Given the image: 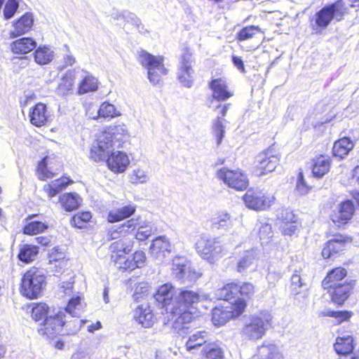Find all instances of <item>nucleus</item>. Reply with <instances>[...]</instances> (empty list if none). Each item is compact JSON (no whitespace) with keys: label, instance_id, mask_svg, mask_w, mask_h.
<instances>
[{"label":"nucleus","instance_id":"obj_1","mask_svg":"<svg viewBox=\"0 0 359 359\" xmlns=\"http://www.w3.org/2000/svg\"><path fill=\"white\" fill-rule=\"evenodd\" d=\"M129 137L123 123H114L103 128L90 149L89 157L95 162L102 161L108 151L114 147H121Z\"/></svg>","mask_w":359,"mask_h":359},{"label":"nucleus","instance_id":"obj_2","mask_svg":"<svg viewBox=\"0 0 359 359\" xmlns=\"http://www.w3.org/2000/svg\"><path fill=\"white\" fill-rule=\"evenodd\" d=\"M136 228V220L131 218L107 231V240L112 241L109 246L110 261L119 255L131 254L135 245L133 232Z\"/></svg>","mask_w":359,"mask_h":359},{"label":"nucleus","instance_id":"obj_3","mask_svg":"<svg viewBox=\"0 0 359 359\" xmlns=\"http://www.w3.org/2000/svg\"><path fill=\"white\" fill-rule=\"evenodd\" d=\"M65 317V313L62 311L46 317L38 330L39 334L49 341H53L59 336L76 334L80 330L79 320H66Z\"/></svg>","mask_w":359,"mask_h":359},{"label":"nucleus","instance_id":"obj_4","mask_svg":"<svg viewBox=\"0 0 359 359\" xmlns=\"http://www.w3.org/2000/svg\"><path fill=\"white\" fill-rule=\"evenodd\" d=\"M173 291L172 285L165 284L158 287V303H161L162 309L167 313H170L173 317L177 316L172 323V328L180 334L185 333L184 330L188 329L187 325L190 323L194 316L191 311H180L176 309L172 302Z\"/></svg>","mask_w":359,"mask_h":359},{"label":"nucleus","instance_id":"obj_5","mask_svg":"<svg viewBox=\"0 0 359 359\" xmlns=\"http://www.w3.org/2000/svg\"><path fill=\"white\" fill-rule=\"evenodd\" d=\"M46 284L43 273L39 268L32 266L22 275L19 292L29 300L36 299L41 296Z\"/></svg>","mask_w":359,"mask_h":359},{"label":"nucleus","instance_id":"obj_6","mask_svg":"<svg viewBox=\"0 0 359 359\" xmlns=\"http://www.w3.org/2000/svg\"><path fill=\"white\" fill-rule=\"evenodd\" d=\"M271 320L272 316L268 312H261L250 316L246 320L242 328V337L252 341L262 339L268 330Z\"/></svg>","mask_w":359,"mask_h":359},{"label":"nucleus","instance_id":"obj_7","mask_svg":"<svg viewBox=\"0 0 359 359\" xmlns=\"http://www.w3.org/2000/svg\"><path fill=\"white\" fill-rule=\"evenodd\" d=\"M171 270L175 278L183 284H193L201 276V273L194 269L190 262L183 256L172 259Z\"/></svg>","mask_w":359,"mask_h":359},{"label":"nucleus","instance_id":"obj_8","mask_svg":"<svg viewBox=\"0 0 359 359\" xmlns=\"http://www.w3.org/2000/svg\"><path fill=\"white\" fill-rule=\"evenodd\" d=\"M198 253L210 262H214L222 257L225 250L223 245L217 238L206 236L201 237L196 243Z\"/></svg>","mask_w":359,"mask_h":359},{"label":"nucleus","instance_id":"obj_9","mask_svg":"<svg viewBox=\"0 0 359 359\" xmlns=\"http://www.w3.org/2000/svg\"><path fill=\"white\" fill-rule=\"evenodd\" d=\"M346 11L344 2L342 0L337 1L323 7L316 13V23L318 27L325 28L334 18L337 21L341 20Z\"/></svg>","mask_w":359,"mask_h":359},{"label":"nucleus","instance_id":"obj_10","mask_svg":"<svg viewBox=\"0 0 359 359\" xmlns=\"http://www.w3.org/2000/svg\"><path fill=\"white\" fill-rule=\"evenodd\" d=\"M246 304L244 300L236 301L231 305L215 307L212 309V320L215 325H224L229 320L239 316L245 310Z\"/></svg>","mask_w":359,"mask_h":359},{"label":"nucleus","instance_id":"obj_11","mask_svg":"<svg viewBox=\"0 0 359 359\" xmlns=\"http://www.w3.org/2000/svg\"><path fill=\"white\" fill-rule=\"evenodd\" d=\"M145 253L136 250L131 255H123L116 257L110 262L122 273H130L136 269L142 268L146 263Z\"/></svg>","mask_w":359,"mask_h":359},{"label":"nucleus","instance_id":"obj_12","mask_svg":"<svg viewBox=\"0 0 359 359\" xmlns=\"http://www.w3.org/2000/svg\"><path fill=\"white\" fill-rule=\"evenodd\" d=\"M217 177L229 187L236 190L245 189L248 184L247 176L241 170L223 168L217 172Z\"/></svg>","mask_w":359,"mask_h":359},{"label":"nucleus","instance_id":"obj_13","mask_svg":"<svg viewBox=\"0 0 359 359\" xmlns=\"http://www.w3.org/2000/svg\"><path fill=\"white\" fill-rule=\"evenodd\" d=\"M194 63L192 53L189 49H185L180 60L177 78L179 81L187 88H190L193 83Z\"/></svg>","mask_w":359,"mask_h":359},{"label":"nucleus","instance_id":"obj_14","mask_svg":"<svg viewBox=\"0 0 359 359\" xmlns=\"http://www.w3.org/2000/svg\"><path fill=\"white\" fill-rule=\"evenodd\" d=\"M102 161H105L107 168L114 174H121L128 168L130 161L126 152L112 151Z\"/></svg>","mask_w":359,"mask_h":359},{"label":"nucleus","instance_id":"obj_15","mask_svg":"<svg viewBox=\"0 0 359 359\" xmlns=\"http://www.w3.org/2000/svg\"><path fill=\"white\" fill-rule=\"evenodd\" d=\"M245 205L252 210H261L271 206L273 196H266L261 191L249 189L243 197Z\"/></svg>","mask_w":359,"mask_h":359},{"label":"nucleus","instance_id":"obj_16","mask_svg":"<svg viewBox=\"0 0 359 359\" xmlns=\"http://www.w3.org/2000/svg\"><path fill=\"white\" fill-rule=\"evenodd\" d=\"M28 117L30 123L36 128L46 126L50 122V114L48 107L41 102H37L29 109Z\"/></svg>","mask_w":359,"mask_h":359},{"label":"nucleus","instance_id":"obj_17","mask_svg":"<svg viewBox=\"0 0 359 359\" xmlns=\"http://www.w3.org/2000/svg\"><path fill=\"white\" fill-rule=\"evenodd\" d=\"M48 264L52 272L62 273L68 268L69 258L58 247L53 248L48 255Z\"/></svg>","mask_w":359,"mask_h":359},{"label":"nucleus","instance_id":"obj_18","mask_svg":"<svg viewBox=\"0 0 359 359\" xmlns=\"http://www.w3.org/2000/svg\"><path fill=\"white\" fill-rule=\"evenodd\" d=\"M172 289L174 294L175 290L172 286ZM199 299L200 296L197 292L191 290H182L175 299L174 295L172 296L171 304L173 303L176 309L180 311H190L192 306L197 303Z\"/></svg>","mask_w":359,"mask_h":359},{"label":"nucleus","instance_id":"obj_19","mask_svg":"<svg viewBox=\"0 0 359 359\" xmlns=\"http://www.w3.org/2000/svg\"><path fill=\"white\" fill-rule=\"evenodd\" d=\"M257 168L261 170L259 175L273 171L279 162V157L272 150H267L257 156Z\"/></svg>","mask_w":359,"mask_h":359},{"label":"nucleus","instance_id":"obj_20","mask_svg":"<svg viewBox=\"0 0 359 359\" xmlns=\"http://www.w3.org/2000/svg\"><path fill=\"white\" fill-rule=\"evenodd\" d=\"M175 247L165 236H158V262L161 264H170L175 256Z\"/></svg>","mask_w":359,"mask_h":359},{"label":"nucleus","instance_id":"obj_21","mask_svg":"<svg viewBox=\"0 0 359 359\" xmlns=\"http://www.w3.org/2000/svg\"><path fill=\"white\" fill-rule=\"evenodd\" d=\"M211 341L210 334L205 330L196 331L189 336L185 343L187 351L192 353L198 351L201 347L206 346Z\"/></svg>","mask_w":359,"mask_h":359},{"label":"nucleus","instance_id":"obj_22","mask_svg":"<svg viewBox=\"0 0 359 359\" xmlns=\"http://www.w3.org/2000/svg\"><path fill=\"white\" fill-rule=\"evenodd\" d=\"M346 242V240L342 235H337L330 239L325 243L322 250L323 257L325 259L335 257L345 250Z\"/></svg>","mask_w":359,"mask_h":359},{"label":"nucleus","instance_id":"obj_23","mask_svg":"<svg viewBox=\"0 0 359 359\" xmlns=\"http://www.w3.org/2000/svg\"><path fill=\"white\" fill-rule=\"evenodd\" d=\"M354 212V205L352 201H346L341 203L337 210H334L331 216L334 224L340 225L346 223L352 217Z\"/></svg>","mask_w":359,"mask_h":359},{"label":"nucleus","instance_id":"obj_24","mask_svg":"<svg viewBox=\"0 0 359 359\" xmlns=\"http://www.w3.org/2000/svg\"><path fill=\"white\" fill-rule=\"evenodd\" d=\"M36 47V42L31 37H22L13 41L10 45L11 52L15 55H25Z\"/></svg>","mask_w":359,"mask_h":359},{"label":"nucleus","instance_id":"obj_25","mask_svg":"<svg viewBox=\"0 0 359 359\" xmlns=\"http://www.w3.org/2000/svg\"><path fill=\"white\" fill-rule=\"evenodd\" d=\"M50 156H45L38 163L35 169L36 175L41 181H47L53 178L57 173V170H53L48 167L51 160H55Z\"/></svg>","mask_w":359,"mask_h":359},{"label":"nucleus","instance_id":"obj_26","mask_svg":"<svg viewBox=\"0 0 359 359\" xmlns=\"http://www.w3.org/2000/svg\"><path fill=\"white\" fill-rule=\"evenodd\" d=\"M230 104H226L223 106L219 105L217 109L219 110L217 118L214 121L212 126V130L215 136L217 138V144H219L224 136L225 130L224 121L225 119L224 117L226 116L227 111L229 110Z\"/></svg>","mask_w":359,"mask_h":359},{"label":"nucleus","instance_id":"obj_27","mask_svg":"<svg viewBox=\"0 0 359 359\" xmlns=\"http://www.w3.org/2000/svg\"><path fill=\"white\" fill-rule=\"evenodd\" d=\"M353 341V337L350 335L339 337L337 338L334 347L336 352L338 354L341 355L339 359H344L346 356H354L355 354L359 353V352L353 353L354 348Z\"/></svg>","mask_w":359,"mask_h":359},{"label":"nucleus","instance_id":"obj_28","mask_svg":"<svg viewBox=\"0 0 359 359\" xmlns=\"http://www.w3.org/2000/svg\"><path fill=\"white\" fill-rule=\"evenodd\" d=\"M136 211V206L133 204H128L121 208L110 210L107 216V220L109 223H116L129 218Z\"/></svg>","mask_w":359,"mask_h":359},{"label":"nucleus","instance_id":"obj_29","mask_svg":"<svg viewBox=\"0 0 359 359\" xmlns=\"http://www.w3.org/2000/svg\"><path fill=\"white\" fill-rule=\"evenodd\" d=\"M134 318L144 327H151L155 322L154 314L149 305L141 304L135 309Z\"/></svg>","mask_w":359,"mask_h":359},{"label":"nucleus","instance_id":"obj_30","mask_svg":"<svg viewBox=\"0 0 359 359\" xmlns=\"http://www.w3.org/2000/svg\"><path fill=\"white\" fill-rule=\"evenodd\" d=\"M139 60L140 64L147 69V74L149 81L154 84H156L157 78V60L154 56L147 53L146 51L140 52L139 55Z\"/></svg>","mask_w":359,"mask_h":359},{"label":"nucleus","instance_id":"obj_31","mask_svg":"<svg viewBox=\"0 0 359 359\" xmlns=\"http://www.w3.org/2000/svg\"><path fill=\"white\" fill-rule=\"evenodd\" d=\"M203 359H224V348L223 344L219 341H213L207 344L201 350Z\"/></svg>","mask_w":359,"mask_h":359},{"label":"nucleus","instance_id":"obj_32","mask_svg":"<svg viewBox=\"0 0 359 359\" xmlns=\"http://www.w3.org/2000/svg\"><path fill=\"white\" fill-rule=\"evenodd\" d=\"M34 25V18L31 13H25L13 23V35L19 36L28 33Z\"/></svg>","mask_w":359,"mask_h":359},{"label":"nucleus","instance_id":"obj_33","mask_svg":"<svg viewBox=\"0 0 359 359\" xmlns=\"http://www.w3.org/2000/svg\"><path fill=\"white\" fill-rule=\"evenodd\" d=\"M72 183L73 180L69 177L62 176L52 182L46 184L43 187V190L49 198H53Z\"/></svg>","mask_w":359,"mask_h":359},{"label":"nucleus","instance_id":"obj_34","mask_svg":"<svg viewBox=\"0 0 359 359\" xmlns=\"http://www.w3.org/2000/svg\"><path fill=\"white\" fill-rule=\"evenodd\" d=\"M257 359H283V353L276 344L267 343L259 347Z\"/></svg>","mask_w":359,"mask_h":359},{"label":"nucleus","instance_id":"obj_35","mask_svg":"<svg viewBox=\"0 0 359 359\" xmlns=\"http://www.w3.org/2000/svg\"><path fill=\"white\" fill-rule=\"evenodd\" d=\"M346 271L341 267H337L330 271L323 280L322 285L325 290H330L336 287L339 283H343V280L346 276Z\"/></svg>","mask_w":359,"mask_h":359},{"label":"nucleus","instance_id":"obj_36","mask_svg":"<svg viewBox=\"0 0 359 359\" xmlns=\"http://www.w3.org/2000/svg\"><path fill=\"white\" fill-rule=\"evenodd\" d=\"M210 88L212 90V97L218 101H224L233 95V93L228 90L225 81L221 79H213L210 83Z\"/></svg>","mask_w":359,"mask_h":359},{"label":"nucleus","instance_id":"obj_37","mask_svg":"<svg viewBox=\"0 0 359 359\" xmlns=\"http://www.w3.org/2000/svg\"><path fill=\"white\" fill-rule=\"evenodd\" d=\"M238 284L229 283L219 288L216 292V296L219 299H223L227 302L226 304L231 305L235 302L242 300L238 297Z\"/></svg>","mask_w":359,"mask_h":359},{"label":"nucleus","instance_id":"obj_38","mask_svg":"<svg viewBox=\"0 0 359 359\" xmlns=\"http://www.w3.org/2000/svg\"><path fill=\"white\" fill-rule=\"evenodd\" d=\"M76 80L74 70L67 71L60 79L57 86V91L62 95H67L73 92Z\"/></svg>","mask_w":359,"mask_h":359},{"label":"nucleus","instance_id":"obj_39","mask_svg":"<svg viewBox=\"0 0 359 359\" xmlns=\"http://www.w3.org/2000/svg\"><path fill=\"white\" fill-rule=\"evenodd\" d=\"M59 203L65 211L72 212L80 207L81 198L76 193L68 192L59 197Z\"/></svg>","mask_w":359,"mask_h":359},{"label":"nucleus","instance_id":"obj_40","mask_svg":"<svg viewBox=\"0 0 359 359\" xmlns=\"http://www.w3.org/2000/svg\"><path fill=\"white\" fill-rule=\"evenodd\" d=\"M330 158L326 156L320 155L313 159L312 172L316 177H322L330 170Z\"/></svg>","mask_w":359,"mask_h":359},{"label":"nucleus","instance_id":"obj_41","mask_svg":"<svg viewBox=\"0 0 359 359\" xmlns=\"http://www.w3.org/2000/svg\"><path fill=\"white\" fill-rule=\"evenodd\" d=\"M93 215L90 211H81L72 215L69 222L72 227L86 229L91 222Z\"/></svg>","mask_w":359,"mask_h":359},{"label":"nucleus","instance_id":"obj_42","mask_svg":"<svg viewBox=\"0 0 359 359\" xmlns=\"http://www.w3.org/2000/svg\"><path fill=\"white\" fill-rule=\"evenodd\" d=\"M98 89V81L91 74H86L79 83L77 93L83 95L88 93L96 91Z\"/></svg>","mask_w":359,"mask_h":359},{"label":"nucleus","instance_id":"obj_43","mask_svg":"<svg viewBox=\"0 0 359 359\" xmlns=\"http://www.w3.org/2000/svg\"><path fill=\"white\" fill-rule=\"evenodd\" d=\"M354 144L348 137H344L336 141L332 148L333 155L340 158H344L353 149Z\"/></svg>","mask_w":359,"mask_h":359},{"label":"nucleus","instance_id":"obj_44","mask_svg":"<svg viewBox=\"0 0 359 359\" xmlns=\"http://www.w3.org/2000/svg\"><path fill=\"white\" fill-rule=\"evenodd\" d=\"M33 56L36 64L45 65L53 60L54 54L53 51L49 47L42 46L35 48Z\"/></svg>","mask_w":359,"mask_h":359},{"label":"nucleus","instance_id":"obj_45","mask_svg":"<svg viewBox=\"0 0 359 359\" xmlns=\"http://www.w3.org/2000/svg\"><path fill=\"white\" fill-rule=\"evenodd\" d=\"M333 289L332 292V299L337 304H342L349 296L351 286L349 284L339 283L336 287H331Z\"/></svg>","mask_w":359,"mask_h":359},{"label":"nucleus","instance_id":"obj_46","mask_svg":"<svg viewBox=\"0 0 359 359\" xmlns=\"http://www.w3.org/2000/svg\"><path fill=\"white\" fill-rule=\"evenodd\" d=\"M48 229L46 222L40 221H30L22 227V232L25 235L35 236L41 233Z\"/></svg>","mask_w":359,"mask_h":359},{"label":"nucleus","instance_id":"obj_47","mask_svg":"<svg viewBox=\"0 0 359 359\" xmlns=\"http://www.w3.org/2000/svg\"><path fill=\"white\" fill-rule=\"evenodd\" d=\"M39 253V248L34 245L25 244L19 250L18 258L25 264L34 261Z\"/></svg>","mask_w":359,"mask_h":359},{"label":"nucleus","instance_id":"obj_48","mask_svg":"<svg viewBox=\"0 0 359 359\" xmlns=\"http://www.w3.org/2000/svg\"><path fill=\"white\" fill-rule=\"evenodd\" d=\"M50 307L43 302H34L32 304L31 316L34 321L44 320L49 313Z\"/></svg>","mask_w":359,"mask_h":359},{"label":"nucleus","instance_id":"obj_49","mask_svg":"<svg viewBox=\"0 0 359 359\" xmlns=\"http://www.w3.org/2000/svg\"><path fill=\"white\" fill-rule=\"evenodd\" d=\"M256 257L255 250L251 249L245 251L240 257L237 262L236 270L241 273L245 271L253 263Z\"/></svg>","mask_w":359,"mask_h":359},{"label":"nucleus","instance_id":"obj_50","mask_svg":"<svg viewBox=\"0 0 359 359\" xmlns=\"http://www.w3.org/2000/svg\"><path fill=\"white\" fill-rule=\"evenodd\" d=\"M97 114L99 117H102L109 120L121 115L115 106L109 102H104L100 104Z\"/></svg>","mask_w":359,"mask_h":359},{"label":"nucleus","instance_id":"obj_51","mask_svg":"<svg viewBox=\"0 0 359 359\" xmlns=\"http://www.w3.org/2000/svg\"><path fill=\"white\" fill-rule=\"evenodd\" d=\"M150 286L147 283H140L136 286L133 298L135 302L153 299L154 295L149 294Z\"/></svg>","mask_w":359,"mask_h":359},{"label":"nucleus","instance_id":"obj_52","mask_svg":"<svg viewBox=\"0 0 359 359\" xmlns=\"http://www.w3.org/2000/svg\"><path fill=\"white\" fill-rule=\"evenodd\" d=\"M260 32L259 28L255 26H249L242 29L238 34V40L241 43H244L245 41L250 39L257 38V35Z\"/></svg>","mask_w":359,"mask_h":359},{"label":"nucleus","instance_id":"obj_53","mask_svg":"<svg viewBox=\"0 0 359 359\" xmlns=\"http://www.w3.org/2000/svg\"><path fill=\"white\" fill-rule=\"evenodd\" d=\"M232 224L233 219L226 212L219 213L212 219V226L217 229L229 227L231 226Z\"/></svg>","mask_w":359,"mask_h":359},{"label":"nucleus","instance_id":"obj_54","mask_svg":"<svg viewBox=\"0 0 359 359\" xmlns=\"http://www.w3.org/2000/svg\"><path fill=\"white\" fill-rule=\"evenodd\" d=\"M286 214L289 215L290 222H283L281 229L285 235L291 236L296 231L298 228V225L296 222V216L292 213V212L287 211Z\"/></svg>","mask_w":359,"mask_h":359},{"label":"nucleus","instance_id":"obj_55","mask_svg":"<svg viewBox=\"0 0 359 359\" xmlns=\"http://www.w3.org/2000/svg\"><path fill=\"white\" fill-rule=\"evenodd\" d=\"M304 285L301 271L295 270L291 277V290L294 294L299 293V289Z\"/></svg>","mask_w":359,"mask_h":359},{"label":"nucleus","instance_id":"obj_56","mask_svg":"<svg viewBox=\"0 0 359 359\" xmlns=\"http://www.w3.org/2000/svg\"><path fill=\"white\" fill-rule=\"evenodd\" d=\"M259 236L262 243H268L270 238L273 237L271 226L266 222L260 223Z\"/></svg>","mask_w":359,"mask_h":359},{"label":"nucleus","instance_id":"obj_57","mask_svg":"<svg viewBox=\"0 0 359 359\" xmlns=\"http://www.w3.org/2000/svg\"><path fill=\"white\" fill-rule=\"evenodd\" d=\"M19 7L18 0H8L4 8V18L8 20L13 17Z\"/></svg>","mask_w":359,"mask_h":359},{"label":"nucleus","instance_id":"obj_58","mask_svg":"<svg viewBox=\"0 0 359 359\" xmlns=\"http://www.w3.org/2000/svg\"><path fill=\"white\" fill-rule=\"evenodd\" d=\"M136 222H137L136 221ZM137 226H138V223H137ZM151 235V230L143 226H137L136 229L133 232V237L134 238V240L137 239L140 241L147 240Z\"/></svg>","mask_w":359,"mask_h":359},{"label":"nucleus","instance_id":"obj_59","mask_svg":"<svg viewBox=\"0 0 359 359\" xmlns=\"http://www.w3.org/2000/svg\"><path fill=\"white\" fill-rule=\"evenodd\" d=\"M310 189L311 187H309L304 181L302 172H299L296 184V191L300 195H306L309 193Z\"/></svg>","mask_w":359,"mask_h":359},{"label":"nucleus","instance_id":"obj_60","mask_svg":"<svg viewBox=\"0 0 359 359\" xmlns=\"http://www.w3.org/2000/svg\"><path fill=\"white\" fill-rule=\"evenodd\" d=\"M129 179L131 183L133 184H140L143 183L147 180V176L144 174V171L137 169L134 170L133 172L130 175Z\"/></svg>","mask_w":359,"mask_h":359},{"label":"nucleus","instance_id":"obj_61","mask_svg":"<svg viewBox=\"0 0 359 359\" xmlns=\"http://www.w3.org/2000/svg\"><path fill=\"white\" fill-rule=\"evenodd\" d=\"M238 294L243 297H250L255 292L254 285L249 283H243L242 285H238Z\"/></svg>","mask_w":359,"mask_h":359},{"label":"nucleus","instance_id":"obj_62","mask_svg":"<svg viewBox=\"0 0 359 359\" xmlns=\"http://www.w3.org/2000/svg\"><path fill=\"white\" fill-rule=\"evenodd\" d=\"M168 67V62H165V57L158 55V76L167 75L169 72Z\"/></svg>","mask_w":359,"mask_h":359},{"label":"nucleus","instance_id":"obj_63","mask_svg":"<svg viewBox=\"0 0 359 359\" xmlns=\"http://www.w3.org/2000/svg\"><path fill=\"white\" fill-rule=\"evenodd\" d=\"M52 237L50 236H41L35 238L36 242L43 246V247H49L52 244L51 241Z\"/></svg>","mask_w":359,"mask_h":359},{"label":"nucleus","instance_id":"obj_64","mask_svg":"<svg viewBox=\"0 0 359 359\" xmlns=\"http://www.w3.org/2000/svg\"><path fill=\"white\" fill-rule=\"evenodd\" d=\"M81 303V299L79 297H74L70 299L67 303L66 310L69 312L73 311Z\"/></svg>","mask_w":359,"mask_h":359}]
</instances>
